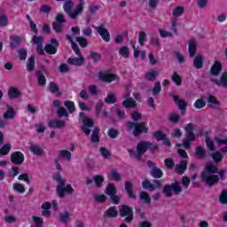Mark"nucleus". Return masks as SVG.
<instances>
[{"label":"nucleus","mask_w":227,"mask_h":227,"mask_svg":"<svg viewBox=\"0 0 227 227\" xmlns=\"http://www.w3.org/2000/svg\"><path fill=\"white\" fill-rule=\"evenodd\" d=\"M224 171H218L217 165L207 163L202 173V182H205L209 186L215 185L224 176Z\"/></svg>","instance_id":"nucleus-1"},{"label":"nucleus","mask_w":227,"mask_h":227,"mask_svg":"<svg viewBox=\"0 0 227 227\" xmlns=\"http://www.w3.org/2000/svg\"><path fill=\"white\" fill-rule=\"evenodd\" d=\"M53 180L59 184V186L57 187V193L60 198H63L65 194L74 193V188H72V184H67L65 179L61 177V174L59 172L53 174Z\"/></svg>","instance_id":"nucleus-2"},{"label":"nucleus","mask_w":227,"mask_h":227,"mask_svg":"<svg viewBox=\"0 0 227 227\" xmlns=\"http://www.w3.org/2000/svg\"><path fill=\"white\" fill-rule=\"evenodd\" d=\"M73 8H74V2H72V0L66 1L63 6L64 11L66 12V13H67L70 19H77V17H79V15L82 13V10L84 8V1L80 0L74 11L72 12Z\"/></svg>","instance_id":"nucleus-3"},{"label":"nucleus","mask_w":227,"mask_h":227,"mask_svg":"<svg viewBox=\"0 0 227 227\" xmlns=\"http://www.w3.org/2000/svg\"><path fill=\"white\" fill-rule=\"evenodd\" d=\"M67 40L71 43V47L73 51L75 52V55L78 56V58H70L67 59V63L69 65H74L75 67H81L84 63V58L81 55V51H79V46L74 43V39L72 38V35H67Z\"/></svg>","instance_id":"nucleus-4"},{"label":"nucleus","mask_w":227,"mask_h":227,"mask_svg":"<svg viewBox=\"0 0 227 227\" xmlns=\"http://www.w3.org/2000/svg\"><path fill=\"white\" fill-rule=\"evenodd\" d=\"M127 129L128 130H132L135 137L141 134H147L148 132V126H146V122H129Z\"/></svg>","instance_id":"nucleus-5"},{"label":"nucleus","mask_w":227,"mask_h":227,"mask_svg":"<svg viewBox=\"0 0 227 227\" xmlns=\"http://www.w3.org/2000/svg\"><path fill=\"white\" fill-rule=\"evenodd\" d=\"M186 139L184 140L183 145L184 148H191V143L196 141V136H194V126L192 123H189L184 127Z\"/></svg>","instance_id":"nucleus-6"},{"label":"nucleus","mask_w":227,"mask_h":227,"mask_svg":"<svg viewBox=\"0 0 227 227\" xmlns=\"http://www.w3.org/2000/svg\"><path fill=\"white\" fill-rule=\"evenodd\" d=\"M157 145L150 144V142H140L137 145V156L136 158L139 160L141 159V156L146 150H152L153 152H155L157 150Z\"/></svg>","instance_id":"nucleus-7"},{"label":"nucleus","mask_w":227,"mask_h":227,"mask_svg":"<svg viewBox=\"0 0 227 227\" xmlns=\"http://www.w3.org/2000/svg\"><path fill=\"white\" fill-rule=\"evenodd\" d=\"M131 91H132V86L127 85L125 87V92L123 95V98H125V100L122 101L123 107H126L127 109L136 107L137 106L136 101L132 98H130Z\"/></svg>","instance_id":"nucleus-8"},{"label":"nucleus","mask_w":227,"mask_h":227,"mask_svg":"<svg viewBox=\"0 0 227 227\" xmlns=\"http://www.w3.org/2000/svg\"><path fill=\"white\" fill-rule=\"evenodd\" d=\"M80 121L83 123L82 126V130L86 134L87 136H90L91 134V127H93V120H91L90 117L84 116V113H80Z\"/></svg>","instance_id":"nucleus-9"},{"label":"nucleus","mask_w":227,"mask_h":227,"mask_svg":"<svg viewBox=\"0 0 227 227\" xmlns=\"http://www.w3.org/2000/svg\"><path fill=\"white\" fill-rule=\"evenodd\" d=\"M105 193L107 196H110L111 200L113 201V203H114L115 205H118L120 203V196L116 195V186L114 185V184L111 183L106 186V189L105 191Z\"/></svg>","instance_id":"nucleus-10"},{"label":"nucleus","mask_w":227,"mask_h":227,"mask_svg":"<svg viewBox=\"0 0 227 227\" xmlns=\"http://www.w3.org/2000/svg\"><path fill=\"white\" fill-rule=\"evenodd\" d=\"M163 192L166 196H172L173 192L176 194H180L182 192V187H180V183L176 181L172 185H165L163 187Z\"/></svg>","instance_id":"nucleus-11"},{"label":"nucleus","mask_w":227,"mask_h":227,"mask_svg":"<svg viewBox=\"0 0 227 227\" xmlns=\"http://www.w3.org/2000/svg\"><path fill=\"white\" fill-rule=\"evenodd\" d=\"M121 217H124L125 223H131L134 219V212L129 206H122L119 211Z\"/></svg>","instance_id":"nucleus-12"},{"label":"nucleus","mask_w":227,"mask_h":227,"mask_svg":"<svg viewBox=\"0 0 227 227\" xmlns=\"http://www.w3.org/2000/svg\"><path fill=\"white\" fill-rule=\"evenodd\" d=\"M98 79L104 82H113V81H118L116 74L111 71H102L98 74Z\"/></svg>","instance_id":"nucleus-13"},{"label":"nucleus","mask_w":227,"mask_h":227,"mask_svg":"<svg viewBox=\"0 0 227 227\" xmlns=\"http://www.w3.org/2000/svg\"><path fill=\"white\" fill-rule=\"evenodd\" d=\"M32 43H34V45H36V51L40 56H43L45 54V51H43V37H40L38 35H34L32 38Z\"/></svg>","instance_id":"nucleus-14"},{"label":"nucleus","mask_w":227,"mask_h":227,"mask_svg":"<svg viewBox=\"0 0 227 227\" xmlns=\"http://www.w3.org/2000/svg\"><path fill=\"white\" fill-rule=\"evenodd\" d=\"M59 45V43L56 39H51V43L45 45L44 51L47 54H56V52H58Z\"/></svg>","instance_id":"nucleus-15"},{"label":"nucleus","mask_w":227,"mask_h":227,"mask_svg":"<svg viewBox=\"0 0 227 227\" xmlns=\"http://www.w3.org/2000/svg\"><path fill=\"white\" fill-rule=\"evenodd\" d=\"M12 164L20 165L24 162V154L20 152H14L11 154Z\"/></svg>","instance_id":"nucleus-16"},{"label":"nucleus","mask_w":227,"mask_h":227,"mask_svg":"<svg viewBox=\"0 0 227 227\" xmlns=\"http://www.w3.org/2000/svg\"><path fill=\"white\" fill-rule=\"evenodd\" d=\"M96 30L100 35L101 38H103L104 42H109L111 40V35L109 34V31L104 27V26L96 27Z\"/></svg>","instance_id":"nucleus-17"},{"label":"nucleus","mask_w":227,"mask_h":227,"mask_svg":"<svg viewBox=\"0 0 227 227\" xmlns=\"http://www.w3.org/2000/svg\"><path fill=\"white\" fill-rule=\"evenodd\" d=\"M42 215L44 217H51V208H52V204L49 201H45L41 206Z\"/></svg>","instance_id":"nucleus-18"},{"label":"nucleus","mask_w":227,"mask_h":227,"mask_svg":"<svg viewBox=\"0 0 227 227\" xmlns=\"http://www.w3.org/2000/svg\"><path fill=\"white\" fill-rule=\"evenodd\" d=\"M174 101L178 106L179 109L181 110L182 114H185V109L187 107V103L181 99L178 96H173Z\"/></svg>","instance_id":"nucleus-19"},{"label":"nucleus","mask_w":227,"mask_h":227,"mask_svg":"<svg viewBox=\"0 0 227 227\" xmlns=\"http://www.w3.org/2000/svg\"><path fill=\"white\" fill-rule=\"evenodd\" d=\"M67 125V123L65 122V121H61V120H58V119H54V120H51L48 122V127H50L51 129H63V127H65Z\"/></svg>","instance_id":"nucleus-20"},{"label":"nucleus","mask_w":227,"mask_h":227,"mask_svg":"<svg viewBox=\"0 0 227 227\" xmlns=\"http://www.w3.org/2000/svg\"><path fill=\"white\" fill-rule=\"evenodd\" d=\"M223 68V64L219 60H215L210 68V74L214 76L219 75L221 74V70Z\"/></svg>","instance_id":"nucleus-21"},{"label":"nucleus","mask_w":227,"mask_h":227,"mask_svg":"<svg viewBox=\"0 0 227 227\" xmlns=\"http://www.w3.org/2000/svg\"><path fill=\"white\" fill-rule=\"evenodd\" d=\"M212 81L215 84H217V86H221L222 84L223 88H227V73H223L219 80L212 78Z\"/></svg>","instance_id":"nucleus-22"},{"label":"nucleus","mask_w":227,"mask_h":227,"mask_svg":"<svg viewBox=\"0 0 227 227\" xmlns=\"http://www.w3.org/2000/svg\"><path fill=\"white\" fill-rule=\"evenodd\" d=\"M131 47L133 49V54L134 57L136 58V59H137V58H141V59H145L146 58V51H139L138 49L136 48V44L134 43H131Z\"/></svg>","instance_id":"nucleus-23"},{"label":"nucleus","mask_w":227,"mask_h":227,"mask_svg":"<svg viewBox=\"0 0 227 227\" xmlns=\"http://www.w3.org/2000/svg\"><path fill=\"white\" fill-rule=\"evenodd\" d=\"M207 106L209 107H217L221 106V101H219V99H217L215 96L209 95V97L207 98Z\"/></svg>","instance_id":"nucleus-24"},{"label":"nucleus","mask_w":227,"mask_h":227,"mask_svg":"<svg viewBox=\"0 0 227 227\" xmlns=\"http://www.w3.org/2000/svg\"><path fill=\"white\" fill-rule=\"evenodd\" d=\"M16 115L15 110L11 106H7V111L4 114V120H13Z\"/></svg>","instance_id":"nucleus-25"},{"label":"nucleus","mask_w":227,"mask_h":227,"mask_svg":"<svg viewBox=\"0 0 227 227\" xmlns=\"http://www.w3.org/2000/svg\"><path fill=\"white\" fill-rule=\"evenodd\" d=\"M205 59L204 56L197 55L193 59V66L195 68H203V61Z\"/></svg>","instance_id":"nucleus-26"},{"label":"nucleus","mask_w":227,"mask_h":227,"mask_svg":"<svg viewBox=\"0 0 227 227\" xmlns=\"http://www.w3.org/2000/svg\"><path fill=\"white\" fill-rule=\"evenodd\" d=\"M157 77H159V71L157 70H151L145 73L146 81H155Z\"/></svg>","instance_id":"nucleus-27"},{"label":"nucleus","mask_w":227,"mask_h":227,"mask_svg":"<svg viewBox=\"0 0 227 227\" xmlns=\"http://www.w3.org/2000/svg\"><path fill=\"white\" fill-rule=\"evenodd\" d=\"M215 140L216 144L219 145L220 146H223L224 145H226L225 147L221 148V152H223V153H227V138L215 137Z\"/></svg>","instance_id":"nucleus-28"},{"label":"nucleus","mask_w":227,"mask_h":227,"mask_svg":"<svg viewBox=\"0 0 227 227\" xmlns=\"http://www.w3.org/2000/svg\"><path fill=\"white\" fill-rule=\"evenodd\" d=\"M132 183H130L129 181L126 182L125 191L128 193V196L132 200H136V195L134 194V192H132Z\"/></svg>","instance_id":"nucleus-29"},{"label":"nucleus","mask_w":227,"mask_h":227,"mask_svg":"<svg viewBox=\"0 0 227 227\" xmlns=\"http://www.w3.org/2000/svg\"><path fill=\"white\" fill-rule=\"evenodd\" d=\"M29 150L34 155H42L43 153V149L38 145H30Z\"/></svg>","instance_id":"nucleus-30"},{"label":"nucleus","mask_w":227,"mask_h":227,"mask_svg":"<svg viewBox=\"0 0 227 227\" xmlns=\"http://www.w3.org/2000/svg\"><path fill=\"white\" fill-rule=\"evenodd\" d=\"M11 150H12V144H10V143L4 144L0 148V157H3L4 155H8V153H10Z\"/></svg>","instance_id":"nucleus-31"},{"label":"nucleus","mask_w":227,"mask_h":227,"mask_svg":"<svg viewBox=\"0 0 227 227\" xmlns=\"http://www.w3.org/2000/svg\"><path fill=\"white\" fill-rule=\"evenodd\" d=\"M8 95L10 98H19L20 97V91L15 87H11L8 90Z\"/></svg>","instance_id":"nucleus-32"},{"label":"nucleus","mask_w":227,"mask_h":227,"mask_svg":"<svg viewBox=\"0 0 227 227\" xmlns=\"http://www.w3.org/2000/svg\"><path fill=\"white\" fill-rule=\"evenodd\" d=\"M143 189H147V191H154V189H157L159 187V183L156 184V185H153L150 184V181L145 180L142 183Z\"/></svg>","instance_id":"nucleus-33"},{"label":"nucleus","mask_w":227,"mask_h":227,"mask_svg":"<svg viewBox=\"0 0 227 227\" xmlns=\"http://www.w3.org/2000/svg\"><path fill=\"white\" fill-rule=\"evenodd\" d=\"M108 180H115V182H120L121 180V177L120 176V174L116 170H112L108 175H107Z\"/></svg>","instance_id":"nucleus-34"},{"label":"nucleus","mask_w":227,"mask_h":227,"mask_svg":"<svg viewBox=\"0 0 227 227\" xmlns=\"http://www.w3.org/2000/svg\"><path fill=\"white\" fill-rule=\"evenodd\" d=\"M106 217H116L118 215V210L116 207H111L105 213Z\"/></svg>","instance_id":"nucleus-35"},{"label":"nucleus","mask_w":227,"mask_h":227,"mask_svg":"<svg viewBox=\"0 0 227 227\" xmlns=\"http://www.w3.org/2000/svg\"><path fill=\"white\" fill-rule=\"evenodd\" d=\"M120 56H122V58H129L130 56V50H129V47L122 46L119 50Z\"/></svg>","instance_id":"nucleus-36"},{"label":"nucleus","mask_w":227,"mask_h":227,"mask_svg":"<svg viewBox=\"0 0 227 227\" xmlns=\"http://www.w3.org/2000/svg\"><path fill=\"white\" fill-rule=\"evenodd\" d=\"M189 54L194 56L196 54V40L192 39L189 43Z\"/></svg>","instance_id":"nucleus-37"},{"label":"nucleus","mask_w":227,"mask_h":227,"mask_svg":"<svg viewBox=\"0 0 227 227\" xmlns=\"http://www.w3.org/2000/svg\"><path fill=\"white\" fill-rule=\"evenodd\" d=\"M159 34L161 38H173V34L171 31H168L162 28L159 29Z\"/></svg>","instance_id":"nucleus-38"},{"label":"nucleus","mask_w":227,"mask_h":227,"mask_svg":"<svg viewBox=\"0 0 227 227\" xmlns=\"http://www.w3.org/2000/svg\"><path fill=\"white\" fill-rule=\"evenodd\" d=\"M170 33L173 34V36L178 35V23L176 20H172L170 22Z\"/></svg>","instance_id":"nucleus-39"},{"label":"nucleus","mask_w":227,"mask_h":227,"mask_svg":"<svg viewBox=\"0 0 227 227\" xmlns=\"http://www.w3.org/2000/svg\"><path fill=\"white\" fill-rule=\"evenodd\" d=\"M27 72H33L35 70V56H32L28 59L27 63Z\"/></svg>","instance_id":"nucleus-40"},{"label":"nucleus","mask_w":227,"mask_h":227,"mask_svg":"<svg viewBox=\"0 0 227 227\" xmlns=\"http://www.w3.org/2000/svg\"><path fill=\"white\" fill-rule=\"evenodd\" d=\"M27 20H28V24L30 26V29L32 32L35 33V35L38 34V28H36V24H35V21L31 20V17L29 15H27Z\"/></svg>","instance_id":"nucleus-41"},{"label":"nucleus","mask_w":227,"mask_h":227,"mask_svg":"<svg viewBox=\"0 0 227 227\" xmlns=\"http://www.w3.org/2000/svg\"><path fill=\"white\" fill-rule=\"evenodd\" d=\"M187 169V161L184 160L181 162V164L176 166V173H184Z\"/></svg>","instance_id":"nucleus-42"},{"label":"nucleus","mask_w":227,"mask_h":227,"mask_svg":"<svg viewBox=\"0 0 227 227\" xmlns=\"http://www.w3.org/2000/svg\"><path fill=\"white\" fill-rule=\"evenodd\" d=\"M206 145L207 148L210 150V152H214L215 150V145H214V140L210 138L209 137H206Z\"/></svg>","instance_id":"nucleus-43"},{"label":"nucleus","mask_w":227,"mask_h":227,"mask_svg":"<svg viewBox=\"0 0 227 227\" xmlns=\"http://www.w3.org/2000/svg\"><path fill=\"white\" fill-rule=\"evenodd\" d=\"M172 81L175 82L176 85L177 86H182V77H180V74L176 72H175L172 74Z\"/></svg>","instance_id":"nucleus-44"},{"label":"nucleus","mask_w":227,"mask_h":227,"mask_svg":"<svg viewBox=\"0 0 227 227\" xmlns=\"http://www.w3.org/2000/svg\"><path fill=\"white\" fill-rule=\"evenodd\" d=\"M205 106H207V103L205 102V99H203V98H199L194 103L195 109H203V107H205Z\"/></svg>","instance_id":"nucleus-45"},{"label":"nucleus","mask_w":227,"mask_h":227,"mask_svg":"<svg viewBox=\"0 0 227 227\" xmlns=\"http://www.w3.org/2000/svg\"><path fill=\"white\" fill-rule=\"evenodd\" d=\"M139 196L140 200L144 201V203H146L147 205H150V203H152V199H150L148 193L142 192Z\"/></svg>","instance_id":"nucleus-46"},{"label":"nucleus","mask_w":227,"mask_h":227,"mask_svg":"<svg viewBox=\"0 0 227 227\" xmlns=\"http://www.w3.org/2000/svg\"><path fill=\"white\" fill-rule=\"evenodd\" d=\"M64 105L66 106L68 113H74L75 112V105L73 101H65Z\"/></svg>","instance_id":"nucleus-47"},{"label":"nucleus","mask_w":227,"mask_h":227,"mask_svg":"<svg viewBox=\"0 0 227 227\" xmlns=\"http://www.w3.org/2000/svg\"><path fill=\"white\" fill-rule=\"evenodd\" d=\"M50 91H51V93H54L55 95H57V97H59V95H61V92L59 91V88H58V85H56V83H50Z\"/></svg>","instance_id":"nucleus-48"},{"label":"nucleus","mask_w":227,"mask_h":227,"mask_svg":"<svg viewBox=\"0 0 227 227\" xmlns=\"http://www.w3.org/2000/svg\"><path fill=\"white\" fill-rule=\"evenodd\" d=\"M104 176H95L93 177L94 184L97 185V187H102V184H104Z\"/></svg>","instance_id":"nucleus-49"},{"label":"nucleus","mask_w":227,"mask_h":227,"mask_svg":"<svg viewBox=\"0 0 227 227\" xmlns=\"http://www.w3.org/2000/svg\"><path fill=\"white\" fill-rule=\"evenodd\" d=\"M206 151L201 146L196 148L195 154L198 159H203L205 157Z\"/></svg>","instance_id":"nucleus-50"},{"label":"nucleus","mask_w":227,"mask_h":227,"mask_svg":"<svg viewBox=\"0 0 227 227\" xmlns=\"http://www.w3.org/2000/svg\"><path fill=\"white\" fill-rule=\"evenodd\" d=\"M214 162H221L223 160V155L219 152H215L211 154Z\"/></svg>","instance_id":"nucleus-51"},{"label":"nucleus","mask_w":227,"mask_h":227,"mask_svg":"<svg viewBox=\"0 0 227 227\" xmlns=\"http://www.w3.org/2000/svg\"><path fill=\"white\" fill-rule=\"evenodd\" d=\"M32 219L36 227L43 226V217L34 215V216H32Z\"/></svg>","instance_id":"nucleus-52"},{"label":"nucleus","mask_w":227,"mask_h":227,"mask_svg":"<svg viewBox=\"0 0 227 227\" xmlns=\"http://www.w3.org/2000/svg\"><path fill=\"white\" fill-rule=\"evenodd\" d=\"M105 102L106 104H114L116 102V96L113 93H108Z\"/></svg>","instance_id":"nucleus-53"},{"label":"nucleus","mask_w":227,"mask_h":227,"mask_svg":"<svg viewBox=\"0 0 227 227\" xmlns=\"http://www.w3.org/2000/svg\"><path fill=\"white\" fill-rule=\"evenodd\" d=\"M151 175L154 178H160L162 176V170H160V168H153L151 171Z\"/></svg>","instance_id":"nucleus-54"},{"label":"nucleus","mask_w":227,"mask_h":227,"mask_svg":"<svg viewBox=\"0 0 227 227\" xmlns=\"http://www.w3.org/2000/svg\"><path fill=\"white\" fill-rule=\"evenodd\" d=\"M37 80L40 86H45L47 83V80L45 79V75L42 73L37 74Z\"/></svg>","instance_id":"nucleus-55"},{"label":"nucleus","mask_w":227,"mask_h":227,"mask_svg":"<svg viewBox=\"0 0 227 227\" xmlns=\"http://www.w3.org/2000/svg\"><path fill=\"white\" fill-rule=\"evenodd\" d=\"M60 221L66 223H68V221H70V213L68 211H65L64 213H61Z\"/></svg>","instance_id":"nucleus-56"},{"label":"nucleus","mask_w":227,"mask_h":227,"mask_svg":"<svg viewBox=\"0 0 227 227\" xmlns=\"http://www.w3.org/2000/svg\"><path fill=\"white\" fill-rule=\"evenodd\" d=\"M13 189L14 191H16L17 192H20V194L26 192V189L24 188V185L19 183H16L13 184Z\"/></svg>","instance_id":"nucleus-57"},{"label":"nucleus","mask_w":227,"mask_h":227,"mask_svg":"<svg viewBox=\"0 0 227 227\" xmlns=\"http://www.w3.org/2000/svg\"><path fill=\"white\" fill-rule=\"evenodd\" d=\"M19 43H20V37H19L17 35H13L12 37V42H11L12 49H15V47H17V45H19Z\"/></svg>","instance_id":"nucleus-58"},{"label":"nucleus","mask_w":227,"mask_h":227,"mask_svg":"<svg viewBox=\"0 0 227 227\" xmlns=\"http://www.w3.org/2000/svg\"><path fill=\"white\" fill-rule=\"evenodd\" d=\"M138 42H139V45H141V46L145 45V42H146V33H145L143 31L139 32Z\"/></svg>","instance_id":"nucleus-59"},{"label":"nucleus","mask_w":227,"mask_h":227,"mask_svg":"<svg viewBox=\"0 0 227 227\" xmlns=\"http://www.w3.org/2000/svg\"><path fill=\"white\" fill-rule=\"evenodd\" d=\"M219 201L223 205H226V203H227V191L226 190H223L222 192V193L220 194Z\"/></svg>","instance_id":"nucleus-60"},{"label":"nucleus","mask_w":227,"mask_h":227,"mask_svg":"<svg viewBox=\"0 0 227 227\" xmlns=\"http://www.w3.org/2000/svg\"><path fill=\"white\" fill-rule=\"evenodd\" d=\"M99 152L104 159H109L111 157V152L105 147L99 148Z\"/></svg>","instance_id":"nucleus-61"},{"label":"nucleus","mask_w":227,"mask_h":227,"mask_svg":"<svg viewBox=\"0 0 227 227\" xmlns=\"http://www.w3.org/2000/svg\"><path fill=\"white\" fill-rule=\"evenodd\" d=\"M52 28L56 33H61V31H63V23L55 21L52 25Z\"/></svg>","instance_id":"nucleus-62"},{"label":"nucleus","mask_w":227,"mask_h":227,"mask_svg":"<svg viewBox=\"0 0 227 227\" xmlns=\"http://www.w3.org/2000/svg\"><path fill=\"white\" fill-rule=\"evenodd\" d=\"M98 129L96 128L94 129L93 132H92V137H91V141L92 143H97L98 142Z\"/></svg>","instance_id":"nucleus-63"},{"label":"nucleus","mask_w":227,"mask_h":227,"mask_svg":"<svg viewBox=\"0 0 227 227\" xmlns=\"http://www.w3.org/2000/svg\"><path fill=\"white\" fill-rule=\"evenodd\" d=\"M184 13V7H177L173 11L174 17H180Z\"/></svg>","instance_id":"nucleus-64"}]
</instances>
